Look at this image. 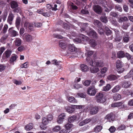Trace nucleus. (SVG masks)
<instances>
[{"instance_id":"7","label":"nucleus","mask_w":133,"mask_h":133,"mask_svg":"<svg viewBox=\"0 0 133 133\" xmlns=\"http://www.w3.org/2000/svg\"><path fill=\"white\" fill-rule=\"evenodd\" d=\"M13 27L9 28L8 30V32L12 37H16L18 35V32L13 30Z\"/></svg>"},{"instance_id":"28","label":"nucleus","mask_w":133,"mask_h":133,"mask_svg":"<svg viewBox=\"0 0 133 133\" xmlns=\"http://www.w3.org/2000/svg\"><path fill=\"white\" fill-rule=\"evenodd\" d=\"M107 79L110 80H114L118 79V77L114 75H110L108 76Z\"/></svg>"},{"instance_id":"55","label":"nucleus","mask_w":133,"mask_h":133,"mask_svg":"<svg viewBox=\"0 0 133 133\" xmlns=\"http://www.w3.org/2000/svg\"><path fill=\"white\" fill-rule=\"evenodd\" d=\"M95 51H89L87 53V57L89 58V57L91 56L92 54H94Z\"/></svg>"},{"instance_id":"21","label":"nucleus","mask_w":133,"mask_h":133,"mask_svg":"<svg viewBox=\"0 0 133 133\" xmlns=\"http://www.w3.org/2000/svg\"><path fill=\"white\" fill-rule=\"evenodd\" d=\"M122 86L124 88H127L130 85V82L129 81H123L122 82Z\"/></svg>"},{"instance_id":"11","label":"nucleus","mask_w":133,"mask_h":133,"mask_svg":"<svg viewBox=\"0 0 133 133\" xmlns=\"http://www.w3.org/2000/svg\"><path fill=\"white\" fill-rule=\"evenodd\" d=\"M94 66L97 68L102 67L104 65L103 62L101 60L95 61L94 62Z\"/></svg>"},{"instance_id":"43","label":"nucleus","mask_w":133,"mask_h":133,"mask_svg":"<svg viewBox=\"0 0 133 133\" xmlns=\"http://www.w3.org/2000/svg\"><path fill=\"white\" fill-rule=\"evenodd\" d=\"M117 72L118 73H123L124 70V69L123 66L120 68H116Z\"/></svg>"},{"instance_id":"39","label":"nucleus","mask_w":133,"mask_h":133,"mask_svg":"<svg viewBox=\"0 0 133 133\" xmlns=\"http://www.w3.org/2000/svg\"><path fill=\"white\" fill-rule=\"evenodd\" d=\"M130 25V23L129 22L124 23L122 25V28L124 29L127 30Z\"/></svg>"},{"instance_id":"25","label":"nucleus","mask_w":133,"mask_h":133,"mask_svg":"<svg viewBox=\"0 0 133 133\" xmlns=\"http://www.w3.org/2000/svg\"><path fill=\"white\" fill-rule=\"evenodd\" d=\"M121 88V86L117 85L115 86L112 90L111 91L113 93H115L118 92Z\"/></svg>"},{"instance_id":"46","label":"nucleus","mask_w":133,"mask_h":133,"mask_svg":"<svg viewBox=\"0 0 133 133\" xmlns=\"http://www.w3.org/2000/svg\"><path fill=\"white\" fill-rule=\"evenodd\" d=\"M91 82V81L90 80H87L84 81L83 84L85 86L87 87L90 85Z\"/></svg>"},{"instance_id":"53","label":"nucleus","mask_w":133,"mask_h":133,"mask_svg":"<svg viewBox=\"0 0 133 133\" xmlns=\"http://www.w3.org/2000/svg\"><path fill=\"white\" fill-rule=\"evenodd\" d=\"M52 36L54 37L59 39H62L63 38V37L62 36L57 34H54Z\"/></svg>"},{"instance_id":"38","label":"nucleus","mask_w":133,"mask_h":133,"mask_svg":"<svg viewBox=\"0 0 133 133\" xmlns=\"http://www.w3.org/2000/svg\"><path fill=\"white\" fill-rule=\"evenodd\" d=\"M123 64L122 62L120 60H117L116 63V68H119L123 66Z\"/></svg>"},{"instance_id":"45","label":"nucleus","mask_w":133,"mask_h":133,"mask_svg":"<svg viewBox=\"0 0 133 133\" xmlns=\"http://www.w3.org/2000/svg\"><path fill=\"white\" fill-rule=\"evenodd\" d=\"M68 100L69 102L73 103H75L76 102V100L75 99V98L73 97H69L68 99Z\"/></svg>"},{"instance_id":"17","label":"nucleus","mask_w":133,"mask_h":133,"mask_svg":"<svg viewBox=\"0 0 133 133\" xmlns=\"http://www.w3.org/2000/svg\"><path fill=\"white\" fill-rule=\"evenodd\" d=\"M18 57V56L16 54H13L10 60V63L14 65V62L16 60Z\"/></svg>"},{"instance_id":"60","label":"nucleus","mask_w":133,"mask_h":133,"mask_svg":"<svg viewBox=\"0 0 133 133\" xmlns=\"http://www.w3.org/2000/svg\"><path fill=\"white\" fill-rule=\"evenodd\" d=\"M115 128L113 126H111L109 129V130L111 132H114L116 130Z\"/></svg>"},{"instance_id":"24","label":"nucleus","mask_w":133,"mask_h":133,"mask_svg":"<svg viewBox=\"0 0 133 133\" xmlns=\"http://www.w3.org/2000/svg\"><path fill=\"white\" fill-rule=\"evenodd\" d=\"M123 102H122L114 103L112 104L111 107H119L121 106L123 103Z\"/></svg>"},{"instance_id":"59","label":"nucleus","mask_w":133,"mask_h":133,"mask_svg":"<svg viewBox=\"0 0 133 133\" xmlns=\"http://www.w3.org/2000/svg\"><path fill=\"white\" fill-rule=\"evenodd\" d=\"M42 23H35L34 24V25L35 26V27L39 28L42 25Z\"/></svg>"},{"instance_id":"12","label":"nucleus","mask_w":133,"mask_h":133,"mask_svg":"<svg viewBox=\"0 0 133 133\" xmlns=\"http://www.w3.org/2000/svg\"><path fill=\"white\" fill-rule=\"evenodd\" d=\"M65 115L64 113H62L58 117L57 122L58 123H62L64 119L65 118Z\"/></svg>"},{"instance_id":"50","label":"nucleus","mask_w":133,"mask_h":133,"mask_svg":"<svg viewBox=\"0 0 133 133\" xmlns=\"http://www.w3.org/2000/svg\"><path fill=\"white\" fill-rule=\"evenodd\" d=\"M105 29L106 30L105 33L107 35H108L111 34V31L107 27H105Z\"/></svg>"},{"instance_id":"52","label":"nucleus","mask_w":133,"mask_h":133,"mask_svg":"<svg viewBox=\"0 0 133 133\" xmlns=\"http://www.w3.org/2000/svg\"><path fill=\"white\" fill-rule=\"evenodd\" d=\"M52 62L53 64L58 65H59V63L61 62V61H58L57 60L54 59L52 61Z\"/></svg>"},{"instance_id":"32","label":"nucleus","mask_w":133,"mask_h":133,"mask_svg":"<svg viewBox=\"0 0 133 133\" xmlns=\"http://www.w3.org/2000/svg\"><path fill=\"white\" fill-rule=\"evenodd\" d=\"M86 60L89 65L92 66H94V63L92 59H89V58L87 57L86 58Z\"/></svg>"},{"instance_id":"8","label":"nucleus","mask_w":133,"mask_h":133,"mask_svg":"<svg viewBox=\"0 0 133 133\" xmlns=\"http://www.w3.org/2000/svg\"><path fill=\"white\" fill-rule=\"evenodd\" d=\"M106 5L104 6V11L107 12H109L112 9V4L110 3H108L105 2Z\"/></svg>"},{"instance_id":"1","label":"nucleus","mask_w":133,"mask_h":133,"mask_svg":"<svg viewBox=\"0 0 133 133\" xmlns=\"http://www.w3.org/2000/svg\"><path fill=\"white\" fill-rule=\"evenodd\" d=\"M83 27L80 29L81 32L85 31L87 33L88 35L92 38H96L97 37V34L95 31L91 30L90 28L88 26V24L83 23Z\"/></svg>"},{"instance_id":"49","label":"nucleus","mask_w":133,"mask_h":133,"mask_svg":"<svg viewBox=\"0 0 133 133\" xmlns=\"http://www.w3.org/2000/svg\"><path fill=\"white\" fill-rule=\"evenodd\" d=\"M61 129V127L59 126H56L53 129L54 131L57 132L59 131Z\"/></svg>"},{"instance_id":"6","label":"nucleus","mask_w":133,"mask_h":133,"mask_svg":"<svg viewBox=\"0 0 133 133\" xmlns=\"http://www.w3.org/2000/svg\"><path fill=\"white\" fill-rule=\"evenodd\" d=\"M68 49L70 54H75L77 52V49L73 44H69Z\"/></svg>"},{"instance_id":"30","label":"nucleus","mask_w":133,"mask_h":133,"mask_svg":"<svg viewBox=\"0 0 133 133\" xmlns=\"http://www.w3.org/2000/svg\"><path fill=\"white\" fill-rule=\"evenodd\" d=\"M77 116L76 115H73L68 118V121L69 122L71 123L74 122Z\"/></svg>"},{"instance_id":"36","label":"nucleus","mask_w":133,"mask_h":133,"mask_svg":"<svg viewBox=\"0 0 133 133\" xmlns=\"http://www.w3.org/2000/svg\"><path fill=\"white\" fill-rule=\"evenodd\" d=\"M102 129V127L101 125H98L95 127L94 129V131L96 132L100 131Z\"/></svg>"},{"instance_id":"54","label":"nucleus","mask_w":133,"mask_h":133,"mask_svg":"<svg viewBox=\"0 0 133 133\" xmlns=\"http://www.w3.org/2000/svg\"><path fill=\"white\" fill-rule=\"evenodd\" d=\"M115 9L116 10H117L121 12L122 11V8L121 6L119 5H116L115 6Z\"/></svg>"},{"instance_id":"22","label":"nucleus","mask_w":133,"mask_h":133,"mask_svg":"<svg viewBox=\"0 0 133 133\" xmlns=\"http://www.w3.org/2000/svg\"><path fill=\"white\" fill-rule=\"evenodd\" d=\"M94 24L98 28L102 27V24L101 22L97 20H94L93 22Z\"/></svg>"},{"instance_id":"31","label":"nucleus","mask_w":133,"mask_h":133,"mask_svg":"<svg viewBox=\"0 0 133 133\" xmlns=\"http://www.w3.org/2000/svg\"><path fill=\"white\" fill-rule=\"evenodd\" d=\"M121 98V95L117 93L115 94L113 96V98L115 101L119 100Z\"/></svg>"},{"instance_id":"15","label":"nucleus","mask_w":133,"mask_h":133,"mask_svg":"<svg viewBox=\"0 0 133 133\" xmlns=\"http://www.w3.org/2000/svg\"><path fill=\"white\" fill-rule=\"evenodd\" d=\"M21 21V19L20 17H17L16 20L15 24L18 30L20 27V23Z\"/></svg>"},{"instance_id":"18","label":"nucleus","mask_w":133,"mask_h":133,"mask_svg":"<svg viewBox=\"0 0 133 133\" xmlns=\"http://www.w3.org/2000/svg\"><path fill=\"white\" fill-rule=\"evenodd\" d=\"M88 69V66L86 65L82 64L80 65V69L83 72H85L87 71Z\"/></svg>"},{"instance_id":"2","label":"nucleus","mask_w":133,"mask_h":133,"mask_svg":"<svg viewBox=\"0 0 133 133\" xmlns=\"http://www.w3.org/2000/svg\"><path fill=\"white\" fill-rule=\"evenodd\" d=\"M105 93L101 92L98 93L96 97L97 101L98 102L103 103L106 101V99L105 96Z\"/></svg>"},{"instance_id":"44","label":"nucleus","mask_w":133,"mask_h":133,"mask_svg":"<svg viewBox=\"0 0 133 133\" xmlns=\"http://www.w3.org/2000/svg\"><path fill=\"white\" fill-rule=\"evenodd\" d=\"M90 44L93 47H94L97 45V43L95 40H90Z\"/></svg>"},{"instance_id":"47","label":"nucleus","mask_w":133,"mask_h":133,"mask_svg":"<svg viewBox=\"0 0 133 133\" xmlns=\"http://www.w3.org/2000/svg\"><path fill=\"white\" fill-rule=\"evenodd\" d=\"M72 126L73 125L72 124L68 123L65 125V127L67 129H68L71 128Z\"/></svg>"},{"instance_id":"34","label":"nucleus","mask_w":133,"mask_h":133,"mask_svg":"<svg viewBox=\"0 0 133 133\" xmlns=\"http://www.w3.org/2000/svg\"><path fill=\"white\" fill-rule=\"evenodd\" d=\"M111 88L110 85L109 84H108L106 86L103 87V90L105 91H107L110 90Z\"/></svg>"},{"instance_id":"35","label":"nucleus","mask_w":133,"mask_h":133,"mask_svg":"<svg viewBox=\"0 0 133 133\" xmlns=\"http://www.w3.org/2000/svg\"><path fill=\"white\" fill-rule=\"evenodd\" d=\"M75 108L72 107H68L66 109V110L69 113H71L74 112L75 111Z\"/></svg>"},{"instance_id":"23","label":"nucleus","mask_w":133,"mask_h":133,"mask_svg":"<svg viewBox=\"0 0 133 133\" xmlns=\"http://www.w3.org/2000/svg\"><path fill=\"white\" fill-rule=\"evenodd\" d=\"M11 7L12 9L17 8L18 6V4L16 2L13 1L10 3Z\"/></svg>"},{"instance_id":"56","label":"nucleus","mask_w":133,"mask_h":133,"mask_svg":"<svg viewBox=\"0 0 133 133\" xmlns=\"http://www.w3.org/2000/svg\"><path fill=\"white\" fill-rule=\"evenodd\" d=\"M28 63L29 62H25L22 65V66H21V68H27L28 67Z\"/></svg>"},{"instance_id":"10","label":"nucleus","mask_w":133,"mask_h":133,"mask_svg":"<svg viewBox=\"0 0 133 133\" xmlns=\"http://www.w3.org/2000/svg\"><path fill=\"white\" fill-rule=\"evenodd\" d=\"M14 17V14L12 12L9 13L8 18L7 22L10 25L12 24V21Z\"/></svg>"},{"instance_id":"58","label":"nucleus","mask_w":133,"mask_h":133,"mask_svg":"<svg viewBox=\"0 0 133 133\" xmlns=\"http://www.w3.org/2000/svg\"><path fill=\"white\" fill-rule=\"evenodd\" d=\"M77 95L80 97L82 98H85L86 97V94L84 93H78Z\"/></svg>"},{"instance_id":"20","label":"nucleus","mask_w":133,"mask_h":133,"mask_svg":"<svg viewBox=\"0 0 133 133\" xmlns=\"http://www.w3.org/2000/svg\"><path fill=\"white\" fill-rule=\"evenodd\" d=\"M66 45V44L63 41H60L59 42V46L63 50L65 49L67 46Z\"/></svg>"},{"instance_id":"27","label":"nucleus","mask_w":133,"mask_h":133,"mask_svg":"<svg viewBox=\"0 0 133 133\" xmlns=\"http://www.w3.org/2000/svg\"><path fill=\"white\" fill-rule=\"evenodd\" d=\"M128 18L126 17H121L118 19V22L119 23H122V22H125L128 20Z\"/></svg>"},{"instance_id":"16","label":"nucleus","mask_w":133,"mask_h":133,"mask_svg":"<svg viewBox=\"0 0 133 133\" xmlns=\"http://www.w3.org/2000/svg\"><path fill=\"white\" fill-rule=\"evenodd\" d=\"M122 34H124V35L123 36V40L124 42H128L129 39V36L124 32H123Z\"/></svg>"},{"instance_id":"14","label":"nucleus","mask_w":133,"mask_h":133,"mask_svg":"<svg viewBox=\"0 0 133 133\" xmlns=\"http://www.w3.org/2000/svg\"><path fill=\"white\" fill-rule=\"evenodd\" d=\"M90 70L91 73H96L99 71V69L98 68L94 66L90 67Z\"/></svg>"},{"instance_id":"26","label":"nucleus","mask_w":133,"mask_h":133,"mask_svg":"<svg viewBox=\"0 0 133 133\" xmlns=\"http://www.w3.org/2000/svg\"><path fill=\"white\" fill-rule=\"evenodd\" d=\"M33 125L31 123H30L27 125L25 127V129L27 131H28L32 129L33 128Z\"/></svg>"},{"instance_id":"3","label":"nucleus","mask_w":133,"mask_h":133,"mask_svg":"<svg viewBox=\"0 0 133 133\" xmlns=\"http://www.w3.org/2000/svg\"><path fill=\"white\" fill-rule=\"evenodd\" d=\"M22 37L25 41L28 43L31 42L33 39L32 36L28 33L24 34L22 36Z\"/></svg>"},{"instance_id":"33","label":"nucleus","mask_w":133,"mask_h":133,"mask_svg":"<svg viewBox=\"0 0 133 133\" xmlns=\"http://www.w3.org/2000/svg\"><path fill=\"white\" fill-rule=\"evenodd\" d=\"M132 76L133 77V69L130 70L129 72L124 77L125 79H126L130 78Z\"/></svg>"},{"instance_id":"48","label":"nucleus","mask_w":133,"mask_h":133,"mask_svg":"<svg viewBox=\"0 0 133 133\" xmlns=\"http://www.w3.org/2000/svg\"><path fill=\"white\" fill-rule=\"evenodd\" d=\"M108 70V69L107 68H103L101 69L100 72L102 74H104Z\"/></svg>"},{"instance_id":"64","label":"nucleus","mask_w":133,"mask_h":133,"mask_svg":"<svg viewBox=\"0 0 133 133\" xmlns=\"http://www.w3.org/2000/svg\"><path fill=\"white\" fill-rule=\"evenodd\" d=\"M123 9L124 11L126 12H128L129 10L128 6L125 4L123 5Z\"/></svg>"},{"instance_id":"4","label":"nucleus","mask_w":133,"mask_h":133,"mask_svg":"<svg viewBox=\"0 0 133 133\" xmlns=\"http://www.w3.org/2000/svg\"><path fill=\"white\" fill-rule=\"evenodd\" d=\"M96 93L95 88L94 86H90L88 89L87 94L90 96H94Z\"/></svg>"},{"instance_id":"61","label":"nucleus","mask_w":133,"mask_h":133,"mask_svg":"<svg viewBox=\"0 0 133 133\" xmlns=\"http://www.w3.org/2000/svg\"><path fill=\"white\" fill-rule=\"evenodd\" d=\"M125 128V126L124 125H122L121 126H119L118 129L119 130H124Z\"/></svg>"},{"instance_id":"29","label":"nucleus","mask_w":133,"mask_h":133,"mask_svg":"<svg viewBox=\"0 0 133 133\" xmlns=\"http://www.w3.org/2000/svg\"><path fill=\"white\" fill-rule=\"evenodd\" d=\"M15 45L16 46H19L21 43V40L19 38H16L14 41Z\"/></svg>"},{"instance_id":"13","label":"nucleus","mask_w":133,"mask_h":133,"mask_svg":"<svg viewBox=\"0 0 133 133\" xmlns=\"http://www.w3.org/2000/svg\"><path fill=\"white\" fill-rule=\"evenodd\" d=\"M98 111V108L96 107H93L90 109V114L94 115L97 114Z\"/></svg>"},{"instance_id":"41","label":"nucleus","mask_w":133,"mask_h":133,"mask_svg":"<svg viewBox=\"0 0 133 133\" xmlns=\"http://www.w3.org/2000/svg\"><path fill=\"white\" fill-rule=\"evenodd\" d=\"M101 21L103 22L106 23L108 22V20L107 17L106 16H101Z\"/></svg>"},{"instance_id":"42","label":"nucleus","mask_w":133,"mask_h":133,"mask_svg":"<svg viewBox=\"0 0 133 133\" xmlns=\"http://www.w3.org/2000/svg\"><path fill=\"white\" fill-rule=\"evenodd\" d=\"M48 121L47 118L44 117L43 118L42 120V124L44 125H46L48 123Z\"/></svg>"},{"instance_id":"9","label":"nucleus","mask_w":133,"mask_h":133,"mask_svg":"<svg viewBox=\"0 0 133 133\" xmlns=\"http://www.w3.org/2000/svg\"><path fill=\"white\" fill-rule=\"evenodd\" d=\"M94 11L97 13L99 14L102 12V9L101 7L98 5H95L93 7Z\"/></svg>"},{"instance_id":"37","label":"nucleus","mask_w":133,"mask_h":133,"mask_svg":"<svg viewBox=\"0 0 133 133\" xmlns=\"http://www.w3.org/2000/svg\"><path fill=\"white\" fill-rule=\"evenodd\" d=\"M124 53L123 51H120L117 53V57L119 58L124 57Z\"/></svg>"},{"instance_id":"57","label":"nucleus","mask_w":133,"mask_h":133,"mask_svg":"<svg viewBox=\"0 0 133 133\" xmlns=\"http://www.w3.org/2000/svg\"><path fill=\"white\" fill-rule=\"evenodd\" d=\"M128 3L129 6L133 9V0H128Z\"/></svg>"},{"instance_id":"63","label":"nucleus","mask_w":133,"mask_h":133,"mask_svg":"<svg viewBox=\"0 0 133 133\" xmlns=\"http://www.w3.org/2000/svg\"><path fill=\"white\" fill-rule=\"evenodd\" d=\"M13 11L15 12H18L20 11L21 10V9L20 7H18L14 9Z\"/></svg>"},{"instance_id":"40","label":"nucleus","mask_w":133,"mask_h":133,"mask_svg":"<svg viewBox=\"0 0 133 133\" xmlns=\"http://www.w3.org/2000/svg\"><path fill=\"white\" fill-rule=\"evenodd\" d=\"M11 52L9 50H7L4 53V54H5L6 57L8 58L9 57L11 54Z\"/></svg>"},{"instance_id":"51","label":"nucleus","mask_w":133,"mask_h":133,"mask_svg":"<svg viewBox=\"0 0 133 133\" xmlns=\"http://www.w3.org/2000/svg\"><path fill=\"white\" fill-rule=\"evenodd\" d=\"M75 89H78L80 88H82V86L81 85L78 84H76L74 85Z\"/></svg>"},{"instance_id":"19","label":"nucleus","mask_w":133,"mask_h":133,"mask_svg":"<svg viewBox=\"0 0 133 133\" xmlns=\"http://www.w3.org/2000/svg\"><path fill=\"white\" fill-rule=\"evenodd\" d=\"M105 119H107L109 122H111V121L113 120V114L112 113H110L107 115L105 117Z\"/></svg>"},{"instance_id":"62","label":"nucleus","mask_w":133,"mask_h":133,"mask_svg":"<svg viewBox=\"0 0 133 133\" xmlns=\"http://www.w3.org/2000/svg\"><path fill=\"white\" fill-rule=\"evenodd\" d=\"M14 83L16 85H19L22 84V82L20 81H17L16 80H15L14 82Z\"/></svg>"},{"instance_id":"5","label":"nucleus","mask_w":133,"mask_h":133,"mask_svg":"<svg viewBox=\"0 0 133 133\" xmlns=\"http://www.w3.org/2000/svg\"><path fill=\"white\" fill-rule=\"evenodd\" d=\"M79 37L80 38H76L74 39V41L75 42L80 43L81 41V38H82L83 41H87L88 40V38L87 37L82 34L80 35Z\"/></svg>"}]
</instances>
